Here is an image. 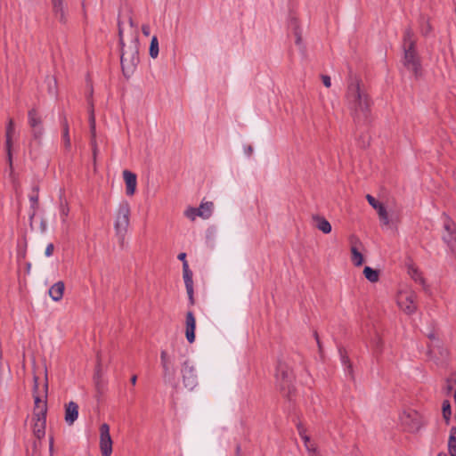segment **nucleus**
Instances as JSON below:
<instances>
[{
	"mask_svg": "<svg viewBox=\"0 0 456 456\" xmlns=\"http://www.w3.org/2000/svg\"><path fill=\"white\" fill-rule=\"evenodd\" d=\"M69 208L68 207V204L66 202H61L60 205V213L63 223L66 222V218L69 215Z\"/></svg>",
	"mask_w": 456,
	"mask_h": 456,
	"instance_id": "obj_32",
	"label": "nucleus"
},
{
	"mask_svg": "<svg viewBox=\"0 0 456 456\" xmlns=\"http://www.w3.org/2000/svg\"><path fill=\"white\" fill-rule=\"evenodd\" d=\"M366 200H368L369 204L375 209L379 208V206H381L382 204L379 203L374 197H372L370 194L366 195Z\"/></svg>",
	"mask_w": 456,
	"mask_h": 456,
	"instance_id": "obj_39",
	"label": "nucleus"
},
{
	"mask_svg": "<svg viewBox=\"0 0 456 456\" xmlns=\"http://www.w3.org/2000/svg\"><path fill=\"white\" fill-rule=\"evenodd\" d=\"M13 133H14V122L12 119H10L7 124L6 133H5V137H6L5 146H6V151H7L8 163H9V167H10V175H12V171H13L12 158V136Z\"/></svg>",
	"mask_w": 456,
	"mask_h": 456,
	"instance_id": "obj_16",
	"label": "nucleus"
},
{
	"mask_svg": "<svg viewBox=\"0 0 456 456\" xmlns=\"http://www.w3.org/2000/svg\"><path fill=\"white\" fill-rule=\"evenodd\" d=\"M130 40L128 44L125 40L124 29L121 20L118 21V44L120 48V64L125 77H130L139 62V34L137 24L132 17H129Z\"/></svg>",
	"mask_w": 456,
	"mask_h": 456,
	"instance_id": "obj_1",
	"label": "nucleus"
},
{
	"mask_svg": "<svg viewBox=\"0 0 456 456\" xmlns=\"http://www.w3.org/2000/svg\"><path fill=\"white\" fill-rule=\"evenodd\" d=\"M34 386H33V397H34V405H36V398L43 399L46 401L47 393H48V379H47V374L45 373V383L43 387V392L42 395L39 391V384H38V377L34 375L33 378Z\"/></svg>",
	"mask_w": 456,
	"mask_h": 456,
	"instance_id": "obj_20",
	"label": "nucleus"
},
{
	"mask_svg": "<svg viewBox=\"0 0 456 456\" xmlns=\"http://www.w3.org/2000/svg\"><path fill=\"white\" fill-rule=\"evenodd\" d=\"M292 371L284 362H280L277 369V384L285 396H289L292 387Z\"/></svg>",
	"mask_w": 456,
	"mask_h": 456,
	"instance_id": "obj_7",
	"label": "nucleus"
},
{
	"mask_svg": "<svg viewBox=\"0 0 456 456\" xmlns=\"http://www.w3.org/2000/svg\"><path fill=\"white\" fill-rule=\"evenodd\" d=\"M30 268H31V264L28 263L27 264V271L29 272Z\"/></svg>",
	"mask_w": 456,
	"mask_h": 456,
	"instance_id": "obj_54",
	"label": "nucleus"
},
{
	"mask_svg": "<svg viewBox=\"0 0 456 456\" xmlns=\"http://www.w3.org/2000/svg\"><path fill=\"white\" fill-rule=\"evenodd\" d=\"M48 91L51 94H56V80L53 77H47Z\"/></svg>",
	"mask_w": 456,
	"mask_h": 456,
	"instance_id": "obj_35",
	"label": "nucleus"
},
{
	"mask_svg": "<svg viewBox=\"0 0 456 456\" xmlns=\"http://www.w3.org/2000/svg\"><path fill=\"white\" fill-rule=\"evenodd\" d=\"M181 376L183 387L189 391H192L198 386L196 368L190 360H185L182 363Z\"/></svg>",
	"mask_w": 456,
	"mask_h": 456,
	"instance_id": "obj_8",
	"label": "nucleus"
},
{
	"mask_svg": "<svg viewBox=\"0 0 456 456\" xmlns=\"http://www.w3.org/2000/svg\"><path fill=\"white\" fill-rule=\"evenodd\" d=\"M403 65L416 77L420 73L419 57L416 51V36L411 28L404 30L403 37Z\"/></svg>",
	"mask_w": 456,
	"mask_h": 456,
	"instance_id": "obj_3",
	"label": "nucleus"
},
{
	"mask_svg": "<svg viewBox=\"0 0 456 456\" xmlns=\"http://www.w3.org/2000/svg\"><path fill=\"white\" fill-rule=\"evenodd\" d=\"M407 273L409 276L416 282L425 286V280L423 279L421 273L416 265L409 264L407 266Z\"/></svg>",
	"mask_w": 456,
	"mask_h": 456,
	"instance_id": "obj_24",
	"label": "nucleus"
},
{
	"mask_svg": "<svg viewBox=\"0 0 456 456\" xmlns=\"http://www.w3.org/2000/svg\"><path fill=\"white\" fill-rule=\"evenodd\" d=\"M142 34L145 36V37H148L150 35V32H151V28H150V26L148 24H143L142 26Z\"/></svg>",
	"mask_w": 456,
	"mask_h": 456,
	"instance_id": "obj_47",
	"label": "nucleus"
},
{
	"mask_svg": "<svg viewBox=\"0 0 456 456\" xmlns=\"http://www.w3.org/2000/svg\"><path fill=\"white\" fill-rule=\"evenodd\" d=\"M160 363L163 370V379L166 383H170L175 379V368L171 357L166 350L160 353Z\"/></svg>",
	"mask_w": 456,
	"mask_h": 456,
	"instance_id": "obj_11",
	"label": "nucleus"
},
{
	"mask_svg": "<svg viewBox=\"0 0 456 456\" xmlns=\"http://www.w3.org/2000/svg\"><path fill=\"white\" fill-rule=\"evenodd\" d=\"M47 403L45 400L36 398V405L33 410V433L38 439L45 435Z\"/></svg>",
	"mask_w": 456,
	"mask_h": 456,
	"instance_id": "obj_5",
	"label": "nucleus"
},
{
	"mask_svg": "<svg viewBox=\"0 0 456 456\" xmlns=\"http://www.w3.org/2000/svg\"><path fill=\"white\" fill-rule=\"evenodd\" d=\"M159 55V41L156 36L152 37L150 45V56L156 59Z\"/></svg>",
	"mask_w": 456,
	"mask_h": 456,
	"instance_id": "obj_30",
	"label": "nucleus"
},
{
	"mask_svg": "<svg viewBox=\"0 0 456 456\" xmlns=\"http://www.w3.org/2000/svg\"><path fill=\"white\" fill-rule=\"evenodd\" d=\"M442 410H443L444 418L446 420H448L449 417L452 414L451 404H450L449 401H444Z\"/></svg>",
	"mask_w": 456,
	"mask_h": 456,
	"instance_id": "obj_33",
	"label": "nucleus"
},
{
	"mask_svg": "<svg viewBox=\"0 0 456 456\" xmlns=\"http://www.w3.org/2000/svg\"><path fill=\"white\" fill-rule=\"evenodd\" d=\"M322 83L323 85L326 86V87H330L331 86V80H330V77L327 75H322Z\"/></svg>",
	"mask_w": 456,
	"mask_h": 456,
	"instance_id": "obj_45",
	"label": "nucleus"
},
{
	"mask_svg": "<svg viewBox=\"0 0 456 456\" xmlns=\"http://www.w3.org/2000/svg\"><path fill=\"white\" fill-rule=\"evenodd\" d=\"M89 105H90V108H89V116L90 115H94V105H93V102L91 101H89Z\"/></svg>",
	"mask_w": 456,
	"mask_h": 456,
	"instance_id": "obj_51",
	"label": "nucleus"
},
{
	"mask_svg": "<svg viewBox=\"0 0 456 456\" xmlns=\"http://www.w3.org/2000/svg\"><path fill=\"white\" fill-rule=\"evenodd\" d=\"M185 258H186V254H185V253H180V254L178 255V259H179V260H181V261H183V263H184V261H186V259H185Z\"/></svg>",
	"mask_w": 456,
	"mask_h": 456,
	"instance_id": "obj_50",
	"label": "nucleus"
},
{
	"mask_svg": "<svg viewBox=\"0 0 456 456\" xmlns=\"http://www.w3.org/2000/svg\"><path fill=\"white\" fill-rule=\"evenodd\" d=\"M417 295L409 286H402L396 295L397 306L406 314H412L417 310Z\"/></svg>",
	"mask_w": 456,
	"mask_h": 456,
	"instance_id": "obj_6",
	"label": "nucleus"
},
{
	"mask_svg": "<svg viewBox=\"0 0 456 456\" xmlns=\"http://www.w3.org/2000/svg\"><path fill=\"white\" fill-rule=\"evenodd\" d=\"M295 21V37H296V45H298V46H302V37H301V34H300V31L298 30L297 28V20H294Z\"/></svg>",
	"mask_w": 456,
	"mask_h": 456,
	"instance_id": "obj_40",
	"label": "nucleus"
},
{
	"mask_svg": "<svg viewBox=\"0 0 456 456\" xmlns=\"http://www.w3.org/2000/svg\"><path fill=\"white\" fill-rule=\"evenodd\" d=\"M136 380H137V376L136 375H133L131 377L130 382H131L132 385L134 386L136 384Z\"/></svg>",
	"mask_w": 456,
	"mask_h": 456,
	"instance_id": "obj_52",
	"label": "nucleus"
},
{
	"mask_svg": "<svg viewBox=\"0 0 456 456\" xmlns=\"http://www.w3.org/2000/svg\"><path fill=\"white\" fill-rule=\"evenodd\" d=\"M53 250H54V246L53 243H49L47 246H46V248H45V255L46 256H51L53 253Z\"/></svg>",
	"mask_w": 456,
	"mask_h": 456,
	"instance_id": "obj_44",
	"label": "nucleus"
},
{
	"mask_svg": "<svg viewBox=\"0 0 456 456\" xmlns=\"http://www.w3.org/2000/svg\"><path fill=\"white\" fill-rule=\"evenodd\" d=\"M365 278L370 282H377L379 281V271L372 269L370 266H365L363 269Z\"/></svg>",
	"mask_w": 456,
	"mask_h": 456,
	"instance_id": "obj_27",
	"label": "nucleus"
},
{
	"mask_svg": "<svg viewBox=\"0 0 456 456\" xmlns=\"http://www.w3.org/2000/svg\"><path fill=\"white\" fill-rule=\"evenodd\" d=\"M64 289V283L62 281H57L49 289L48 293L50 297L55 302L60 301L63 297Z\"/></svg>",
	"mask_w": 456,
	"mask_h": 456,
	"instance_id": "obj_21",
	"label": "nucleus"
},
{
	"mask_svg": "<svg viewBox=\"0 0 456 456\" xmlns=\"http://www.w3.org/2000/svg\"><path fill=\"white\" fill-rule=\"evenodd\" d=\"M130 204L126 200H122L118 204V208L116 210L114 222V229L116 235L121 241L124 240L126 233L130 225Z\"/></svg>",
	"mask_w": 456,
	"mask_h": 456,
	"instance_id": "obj_4",
	"label": "nucleus"
},
{
	"mask_svg": "<svg viewBox=\"0 0 456 456\" xmlns=\"http://www.w3.org/2000/svg\"><path fill=\"white\" fill-rule=\"evenodd\" d=\"M213 208H214V204L213 202H204V203H201L200 208H198V216L203 218V219H208L212 215V212H213Z\"/></svg>",
	"mask_w": 456,
	"mask_h": 456,
	"instance_id": "obj_25",
	"label": "nucleus"
},
{
	"mask_svg": "<svg viewBox=\"0 0 456 456\" xmlns=\"http://www.w3.org/2000/svg\"><path fill=\"white\" fill-rule=\"evenodd\" d=\"M62 139H63L64 146H65L66 150H69L71 147V142H70V138H69V125H68L67 120H65L63 122Z\"/></svg>",
	"mask_w": 456,
	"mask_h": 456,
	"instance_id": "obj_29",
	"label": "nucleus"
},
{
	"mask_svg": "<svg viewBox=\"0 0 456 456\" xmlns=\"http://www.w3.org/2000/svg\"><path fill=\"white\" fill-rule=\"evenodd\" d=\"M342 362L344 364H346L347 366L349 371L351 372L352 371V364H351L348 357L346 355H342Z\"/></svg>",
	"mask_w": 456,
	"mask_h": 456,
	"instance_id": "obj_46",
	"label": "nucleus"
},
{
	"mask_svg": "<svg viewBox=\"0 0 456 456\" xmlns=\"http://www.w3.org/2000/svg\"><path fill=\"white\" fill-rule=\"evenodd\" d=\"M78 418V405L77 403L70 401L65 404V422L69 426H72Z\"/></svg>",
	"mask_w": 456,
	"mask_h": 456,
	"instance_id": "obj_19",
	"label": "nucleus"
},
{
	"mask_svg": "<svg viewBox=\"0 0 456 456\" xmlns=\"http://www.w3.org/2000/svg\"><path fill=\"white\" fill-rule=\"evenodd\" d=\"M128 24L130 25V23L128 22ZM123 29H124V37H125V40L126 42L128 44L129 40H130V27L128 28H125L123 26H122Z\"/></svg>",
	"mask_w": 456,
	"mask_h": 456,
	"instance_id": "obj_48",
	"label": "nucleus"
},
{
	"mask_svg": "<svg viewBox=\"0 0 456 456\" xmlns=\"http://www.w3.org/2000/svg\"><path fill=\"white\" fill-rule=\"evenodd\" d=\"M29 200L31 202V208L33 209L31 216H34L36 215V210H37V205H38V194L36 193L35 195H31Z\"/></svg>",
	"mask_w": 456,
	"mask_h": 456,
	"instance_id": "obj_37",
	"label": "nucleus"
},
{
	"mask_svg": "<svg viewBox=\"0 0 456 456\" xmlns=\"http://www.w3.org/2000/svg\"><path fill=\"white\" fill-rule=\"evenodd\" d=\"M93 146V159H94V170L96 169V156H97V145L95 139L92 140L91 142Z\"/></svg>",
	"mask_w": 456,
	"mask_h": 456,
	"instance_id": "obj_41",
	"label": "nucleus"
},
{
	"mask_svg": "<svg viewBox=\"0 0 456 456\" xmlns=\"http://www.w3.org/2000/svg\"><path fill=\"white\" fill-rule=\"evenodd\" d=\"M449 452L452 456H456V428H452L448 441Z\"/></svg>",
	"mask_w": 456,
	"mask_h": 456,
	"instance_id": "obj_28",
	"label": "nucleus"
},
{
	"mask_svg": "<svg viewBox=\"0 0 456 456\" xmlns=\"http://www.w3.org/2000/svg\"><path fill=\"white\" fill-rule=\"evenodd\" d=\"M198 208H188L185 211H184V216L191 219V221H194L196 216H198Z\"/></svg>",
	"mask_w": 456,
	"mask_h": 456,
	"instance_id": "obj_36",
	"label": "nucleus"
},
{
	"mask_svg": "<svg viewBox=\"0 0 456 456\" xmlns=\"http://www.w3.org/2000/svg\"><path fill=\"white\" fill-rule=\"evenodd\" d=\"M53 447V439H51V442H50V448L52 449Z\"/></svg>",
	"mask_w": 456,
	"mask_h": 456,
	"instance_id": "obj_56",
	"label": "nucleus"
},
{
	"mask_svg": "<svg viewBox=\"0 0 456 456\" xmlns=\"http://www.w3.org/2000/svg\"><path fill=\"white\" fill-rule=\"evenodd\" d=\"M438 456H446L445 454L440 453Z\"/></svg>",
	"mask_w": 456,
	"mask_h": 456,
	"instance_id": "obj_57",
	"label": "nucleus"
},
{
	"mask_svg": "<svg viewBox=\"0 0 456 456\" xmlns=\"http://www.w3.org/2000/svg\"><path fill=\"white\" fill-rule=\"evenodd\" d=\"M349 240L351 243V261L355 266H361L364 262L363 256L360 252V247H362V242L355 236H351Z\"/></svg>",
	"mask_w": 456,
	"mask_h": 456,
	"instance_id": "obj_14",
	"label": "nucleus"
},
{
	"mask_svg": "<svg viewBox=\"0 0 456 456\" xmlns=\"http://www.w3.org/2000/svg\"><path fill=\"white\" fill-rule=\"evenodd\" d=\"M253 149L251 146L248 147V153L250 154L252 152Z\"/></svg>",
	"mask_w": 456,
	"mask_h": 456,
	"instance_id": "obj_53",
	"label": "nucleus"
},
{
	"mask_svg": "<svg viewBox=\"0 0 456 456\" xmlns=\"http://www.w3.org/2000/svg\"><path fill=\"white\" fill-rule=\"evenodd\" d=\"M313 221L314 223V226L323 233L328 234L331 232V224L323 216L318 215L314 216Z\"/></svg>",
	"mask_w": 456,
	"mask_h": 456,
	"instance_id": "obj_22",
	"label": "nucleus"
},
{
	"mask_svg": "<svg viewBox=\"0 0 456 456\" xmlns=\"http://www.w3.org/2000/svg\"><path fill=\"white\" fill-rule=\"evenodd\" d=\"M186 291L188 294L189 301L191 305H194V297H193V281H192V273L186 272L183 273Z\"/></svg>",
	"mask_w": 456,
	"mask_h": 456,
	"instance_id": "obj_23",
	"label": "nucleus"
},
{
	"mask_svg": "<svg viewBox=\"0 0 456 456\" xmlns=\"http://www.w3.org/2000/svg\"><path fill=\"white\" fill-rule=\"evenodd\" d=\"M99 446L102 456H110L112 453V439L110 434V426L103 423L99 428Z\"/></svg>",
	"mask_w": 456,
	"mask_h": 456,
	"instance_id": "obj_10",
	"label": "nucleus"
},
{
	"mask_svg": "<svg viewBox=\"0 0 456 456\" xmlns=\"http://www.w3.org/2000/svg\"><path fill=\"white\" fill-rule=\"evenodd\" d=\"M196 319L192 312L186 314L185 319V337L189 343L195 341Z\"/></svg>",
	"mask_w": 456,
	"mask_h": 456,
	"instance_id": "obj_18",
	"label": "nucleus"
},
{
	"mask_svg": "<svg viewBox=\"0 0 456 456\" xmlns=\"http://www.w3.org/2000/svg\"><path fill=\"white\" fill-rule=\"evenodd\" d=\"M53 13L56 19L62 24L68 20V8L64 0H50Z\"/></svg>",
	"mask_w": 456,
	"mask_h": 456,
	"instance_id": "obj_15",
	"label": "nucleus"
},
{
	"mask_svg": "<svg viewBox=\"0 0 456 456\" xmlns=\"http://www.w3.org/2000/svg\"><path fill=\"white\" fill-rule=\"evenodd\" d=\"M122 175L126 184V194L129 197L134 195L137 186L136 175L126 169L122 172Z\"/></svg>",
	"mask_w": 456,
	"mask_h": 456,
	"instance_id": "obj_17",
	"label": "nucleus"
},
{
	"mask_svg": "<svg viewBox=\"0 0 456 456\" xmlns=\"http://www.w3.org/2000/svg\"><path fill=\"white\" fill-rule=\"evenodd\" d=\"M299 435L301 436L302 439L305 442V444L310 443V438L305 434V430L302 427H298Z\"/></svg>",
	"mask_w": 456,
	"mask_h": 456,
	"instance_id": "obj_43",
	"label": "nucleus"
},
{
	"mask_svg": "<svg viewBox=\"0 0 456 456\" xmlns=\"http://www.w3.org/2000/svg\"><path fill=\"white\" fill-rule=\"evenodd\" d=\"M370 345L376 353H379L383 346V340L381 337L376 333L370 340Z\"/></svg>",
	"mask_w": 456,
	"mask_h": 456,
	"instance_id": "obj_31",
	"label": "nucleus"
},
{
	"mask_svg": "<svg viewBox=\"0 0 456 456\" xmlns=\"http://www.w3.org/2000/svg\"><path fill=\"white\" fill-rule=\"evenodd\" d=\"M89 123H90V128H91V135L92 140L95 139V117L94 115H90L89 117Z\"/></svg>",
	"mask_w": 456,
	"mask_h": 456,
	"instance_id": "obj_38",
	"label": "nucleus"
},
{
	"mask_svg": "<svg viewBox=\"0 0 456 456\" xmlns=\"http://www.w3.org/2000/svg\"><path fill=\"white\" fill-rule=\"evenodd\" d=\"M28 124L32 128V134L35 140H40L44 134L42 118L36 109H32L28 113Z\"/></svg>",
	"mask_w": 456,
	"mask_h": 456,
	"instance_id": "obj_13",
	"label": "nucleus"
},
{
	"mask_svg": "<svg viewBox=\"0 0 456 456\" xmlns=\"http://www.w3.org/2000/svg\"><path fill=\"white\" fill-rule=\"evenodd\" d=\"M431 29H432L431 25L423 17L422 23L420 24V32L422 33V35L427 36L431 31Z\"/></svg>",
	"mask_w": 456,
	"mask_h": 456,
	"instance_id": "obj_34",
	"label": "nucleus"
},
{
	"mask_svg": "<svg viewBox=\"0 0 456 456\" xmlns=\"http://www.w3.org/2000/svg\"><path fill=\"white\" fill-rule=\"evenodd\" d=\"M305 446L306 450L309 452L310 456H317L315 447L313 443L310 442V443L305 444Z\"/></svg>",
	"mask_w": 456,
	"mask_h": 456,
	"instance_id": "obj_42",
	"label": "nucleus"
},
{
	"mask_svg": "<svg viewBox=\"0 0 456 456\" xmlns=\"http://www.w3.org/2000/svg\"><path fill=\"white\" fill-rule=\"evenodd\" d=\"M400 421L408 430L416 432L423 425L421 415L412 409L403 410L400 415Z\"/></svg>",
	"mask_w": 456,
	"mask_h": 456,
	"instance_id": "obj_9",
	"label": "nucleus"
},
{
	"mask_svg": "<svg viewBox=\"0 0 456 456\" xmlns=\"http://www.w3.org/2000/svg\"><path fill=\"white\" fill-rule=\"evenodd\" d=\"M315 337H316V339H317L318 346H319V348L321 349V343H320V341H319V339H318V336H317V334H315Z\"/></svg>",
	"mask_w": 456,
	"mask_h": 456,
	"instance_id": "obj_55",
	"label": "nucleus"
},
{
	"mask_svg": "<svg viewBox=\"0 0 456 456\" xmlns=\"http://www.w3.org/2000/svg\"><path fill=\"white\" fill-rule=\"evenodd\" d=\"M376 210L378 212L381 223L384 225H389L390 223L394 222V219L389 216V214L386 208L383 206V204L381 206H379V208H377Z\"/></svg>",
	"mask_w": 456,
	"mask_h": 456,
	"instance_id": "obj_26",
	"label": "nucleus"
},
{
	"mask_svg": "<svg viewBox=\"0 0 456 456\" xmlns=\"http://www.w3.org/2000/svg\"><path fill=\"white\" fill-rule=\"evenodd\" d=\"M444 233L443 235L444 241L447 244L452 253H456V225L449 218L444 224Z\"/></svg>",
	"mask_w": 456,
	"mask_h": 456,
	"instance_id": "obj_12",
	"label": "nucleus"
},
{
	"mask_svg": "<svg viewBox=\"0 0 456 456\" xmlns=\"http://www.w3.org/2000/svg\"><path fill=\"white\" fill-rule=\"evenodd\" d=\"M346 100L354 119L357 122L366 120L371 102L364 84L358 77L351 78L347 87Z\"/></svg>",
	"mask_w": 456,
	"mask_h": 456,
	"instance_id": "obj_2",
	"label": "nucleus"
},
{
	"mask_svg": "<svg viewBox=\"0 0 456 456\" xmlns=\"http://www.w3.org/2000/svg\"><path fill=\"white\" fill-rule=\"evenodd\" d=\"M186 272H191V271L189 269L187 261H184V263H183V273H186Z\"/></svg>",
	"mask_w": 456,
	"mask_h": 456,
	"instance_id": "obj_49",
	"label": "nucleus"
}]
</instances>
